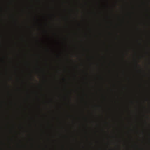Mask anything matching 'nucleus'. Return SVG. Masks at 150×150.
Here are the masks:
<instances>
[{
  "instance_id": "f257e3e1",
  "label": "nucleus",
  "mask_w": 150,
  "mask_h": 150,
  "mask_svg": "<svg viewBox=\"0 0 150 150\" xmlns=\"http://www.w3.org/2000/svg\"><path fill=\"white\" fill-rule=\"evenodd\" d=\"M144 66H138V67H143ZM145 67H150V66H144Z\"/></svg>"
},
{
  "instance_id": "f03ea898",
  "label": "nucleus",
  "mask_w": 150,
  "mask_h": 150,
  "mask_svg": "<svg viewBox=\"0 0 150 150\" xmlns=\"http://www.w3.org/2000/svg\"><path fill=\"white\" fill-rule=\"evenodd\" d=\"M57 57H59V55H58L57 56Z\"/></svg>"
}]
</instances>
